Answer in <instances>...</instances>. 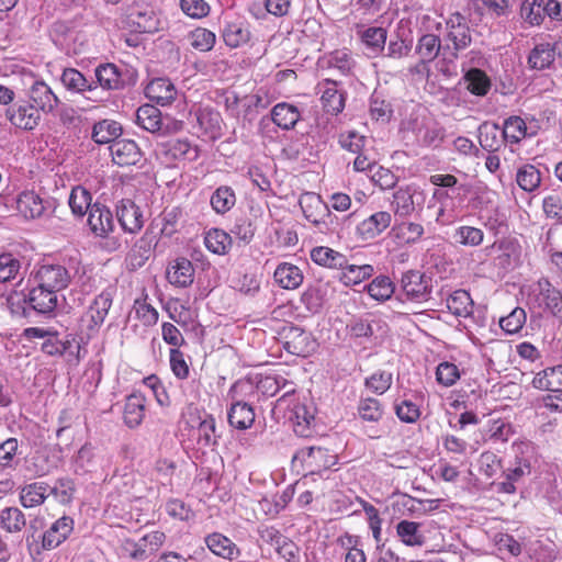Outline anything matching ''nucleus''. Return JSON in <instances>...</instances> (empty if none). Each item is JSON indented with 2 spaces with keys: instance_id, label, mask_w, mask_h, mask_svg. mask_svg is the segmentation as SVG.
Listing matches in <instances>:
<instances>
[{
  "instance_id": "obj_1",
  "label": "nucleus",
  "mask_w": 562,
  "mask_h": 562,
  "mask_svg": "<svg viewBox=\"0 0 562 562\" xmlns=\"http://www.w3.org/2000/svg\"><path fill=\"white\" fill-rule=\"evenodd\" d=\"M299 203L304 217L312 223L319 233H328L334 229L331 212L319 194L305 192L301 195Z\"/></svg>"
},
{
  "instance_id": "obj_2",
  "label": "nucleus",
  "mask_w": 562,
  "mask_h": 562,
  "mask_svg": "<svg viewBox=\"0 0 562 562\" xmlns=\"http://www.w3.org/2000/svg\"><path fill=\"white\" fill-rule=\"evenodd\" d=\"M529 304L562 321V293L547 278H540L529 295Z\"/></svg>"
},
{
  "instance_id": "obj_3",
  "label": "nucleus",
  "mask_w": 562,
  "mask_h": 562,
  "mask_svg": "<svg viewBox=\"0 0 562 562\" xmlns=\"http://www.w3.org/2000/svg\"><path fill=\"white\" fill-rule=\"evenodd\" d=\"M5 119L15 128L32 132L41 124L42 113L34 106V103L20 97L5 108Z\"/></svg>"
},
{
  "instance_id": "obj_4",
  "label": "nucleus",
  "mask_w": 562,
  "mask_h": 562,
  "mask_svg": "<svg viewBox=\"0 0 562 562\" xmlns=\"http://www.w3.org/2000/svg\"><path fill=\"white\" fill-rule=\"evenodd\" d=\"M443 40L452 44V52L448 50L451 58H457L458 53L470 46L472 35L467 18L460 13H453L446 21Z\"/></svg>"
},
{
  "instance_id": "obj_5",
  "label": "nucleus",
  "mask_w": 562,
  "mask_h": 562,
  "mask_svg": "<svg viewBox=\"0 0 562 562\" xmlns=\"http://www.w3.org/2000/svg\"><path fill=\"white\" fill-rule=\"evenodd\" d=\"M71 280V274L60 263L44 262L32 273V283L53 289L57 292L66 289Z\"/></svg>"
},
{
  "instance_id": "obj_6",
  "label": "nucleus",
  "mask_w": 562,
  "mask_h": 562,
  "mask_svg": "<svg viewBox=\"0 0 562 562\" xmlns=\"http://www.w3.org/2000/svg\"><path fill=\"white\" fill-rule=\"evenodd\" d=\"M106 464L103 450L91 442H86L71 459V467L77 475L94 473Z\"/></svg>"
},
{
  "instance_id": "obj_7",
  "label": "nucleus",
  "mask_w": 562,
  "mask_h": 562,
  "mask_svg": "<svg viewBox=\"0 0 562 562\" xmlns=\"http://www.w3.org/2000/svg\"><path fill=\"white\" fill-rule=\"evenodd\" d=\"M293 460H300L311 474H315L334 467L337 456L326 448L304 447L295 452Z\"/></svg>"
},
{
  "instance_id": "obj_8",
  "label": "nucleus",
  "mask_w": 562,
  "mask_h": 562,
  "mask_svg": "<svg viewBox=\"0 0 562 562\" xmlns=\"http://www.w3.org/2000/svg\"><path fill=\"white\" fill-rule=\"evenodd\" d=\"M282 337L284 339L283 346L285 350L294 356L307 357L315 351L317 344L310 331L305 329L289 325L282 329Z\"/></svg>"
},
{
  "instance_id": "obj_9",
  "label": "nucleus",
  "mask_w": 562,
  "mask_h": 562,
  "mask_svg": "<svg viewBox=\"0 0 562 562\" xmlns=\"http://www.w3.org/2000/svg\"><path fill=\"white\" fill-rule=\"evenodd\" d=\"M424 202L425 194L423 191L416 187L406 186L398 188L393 193L391 206L395 215L408 217L415 212L416 207H420Z\"/></svg>"
},
{
  "instance_id": "obj_10",
  "label": "nucleus",
  "mask_w": 562,
  "mask_h": 562,
  "mask_svg": "<svg viewBox=\"0 0 562 562\" xmlns=\"http://www.w3.org/2000/svg\"><path fill=\"white\" fill-rule=\"evenodd\" d=\"M116 220L123 232L135 235L144 226V215L131 199H122L115 205Z\"/></svg>"
},
{
  "instance_id": "obj_11",
  "label": "nucleus",
  "mask_w": 562,
  "mask_h": 562,
  "mask_svg": "<svg viewBox=\"0 0 562 562\" xmlns=\"http://www.w3.org/2000/svg\"><path fill=\"white\" fill-rule=\"evenodd\" d=\"M113 288H106L90 303L86 312V322L89 331H98L104 323L113 303Z\"/></svg>"
},
{
  "instance_id": "obj_12",
  "label": "nucleus",
  "mask_w": 562,
  "mask_h": 562,
  "mask_svg": "<svg viewBox=\"0 0 562 562\" xmlns=\"http://www.w3.org/2000/svg\"><path fill=\"white\" fill-rule=\"evenodd\" d=\"M24 98L34 103L41 113H52L57 108L59 100L50 87L43 80H33L24 90Z\"/></svg>"
},
{
  "instance_id": "obj_13",
  "label": "nucleus",
  "mask_w": 562,
  "mask_h": 562,
  "mask_svg": "<svg viewBox=\"0 0 562 562\" xmlns=\"http://www.w3.org/2000/svg\"><path fill=\"white\" fill-rule=\"evenodd\" d=\"M401 288L409 301L422 303L430 297L429 281L419 271L409 270L404 272L401 278Z\"/></svg>"
},
{
  "instance_id": "obj_14",
  "label": "nucleus",
  "mask_w": 562,
  "mask_h": 562,
  "mask_svg": "<svg viewBox=\"0 0 562 562\" xmlns=\"http://www.w3.org/2000/svg\"><path fill=\"white\" fill-rule=\"evenodd\" d=\"M41 350L49 357H68L69 360H79L80 345L75 337L67 335L64 338L54 330L53 334L42 342Z\"/></svg>"
},
{
  "instance_id": "obj_15",
  "label": "nucleus",
  "mask_w": 562,
  "mask_h": 562,
  "mask_svg": "<svg viewBox=\"0 0 562 562\" xmlns=\"http://www.w3.org/2000/svg\"><path fill=\"white\" fill-rule=\"evenodd\" d=\"M74 530V519L63 516L43 531L41 551H50L60 546Z\"/></svg>"
},
{
  "instance_id": "obj_16",
  "label": "nucleus",
  "mask_w": 562,
  "mask_h": 562,
  "mask_svg": "<svg viewBox=\"0 0 562 562\" xmlns=\"http://www.w3.org/2000/svg\"><path fill=\"white\" fill-rule=\"evenodd\" d=\"M429 182L438 187L432 192V200L442 206H448V201L452 200L460 191H465L463 184H459L457 177L449 173H436L429 177Z\"/></svg>"
},
{
  "instance_id": "obj_17",
  "label": "nucleus",
  "mask_w": 562,
  "mask_h": 562,
  "mask_svg": "<svg viewBox=\"0 0 562 562\" xmlns=\"http://www.w3.org/2000/svg\"><path fill=\"white\" fill-rule=\"evenodd\" d=\"M128 20L139 33H155L161 29L159 15L151 7L135 4L131 8Z\"/></svg>"
},
{
  "instance_id": "obj_18",
  "label": "nucleus",
  "mask_w": 562,
  "mask_h": 562,
  "mask_svg": "<svg viewBox=\"0 0 562 562\" xmlns=\"http://www.w3.org/2000/svg\"><path fill=\"white\" fill-rule=\"evenodd\" d=\"M27 302L38 314L52 315L58 304V292L46 286L33 284L27 295Z\"/></svg>"
},
{
  "instance_id": "obj_19",
  "label": "nucleus",
  "mask_w": 562,
  "mask_h": 562,
  "mask_svg": "<svg viewBox=\"0 0 562 562\" xmlns=\"http://www.w3.org/2000/svg\"><path fill=\"white\" fill-rule=\"evenodd\" d=\"M159 154L166 161L189 160L193 161L199 157V150L188 139H169L159 144Z\"/></svg>"
},
{
  "instance_id": "obj_20",
  "label": "nucleus",
  "mask_w": 562,
  "mask_h": 562,
  "mask_svg": "<svg viewBox=\"0 0 562 562\" xmlns=\"http://www.w3.org/2000/svg\"><path fill=\"white\" fill-rule=\"evenodd\" d=\"M88 225L98 237H108L114 231L113 214L108 206L94 203L88 213Z\"/></svg>"
},
{
  "instance_id": "obj_21",
  "label": "nucleus",
  "mask_w": 562,
  "mask_h": 562,
  "mask_svg": "<svg viewBox=\"0 0 562 562\" xmlns=\"http://www.w3.org/2000/svg\"><path fill=\"white\" fill-rule=\"evenodd\" d=\"M204 543L214 555L231 562L237 560L241 554L237 544L221 532H212L205 536Z\"/></svg>"
},
{
  "instance_id": "obj_22",
  "label": "nucleus",
  "mask_w": 562,
  "mask_h": 562,
  "mask_svg": "<svg viewBox=\"0 0 562 562\" xmlns=\"http://www.w3.org/2000/svg\"><path fill=\"white\" fill-rule=\"evenodd\" d=\"M128 72L114 64H103L95 68V78L102 89L121 90L128 83Z\"/></svg>"
},
{
  "instance_id": "obj_23",
  "label": "nucleus",
  "mask_w": 562,
  "mask_h": 562,
  "mask_svg": "<svg viewBox=\"0 0 562 562\" xmlns=\"http://www.w3.org/2000/svg\"><path fill=\"white\" fill-rule=\"evenodd\" d=\"M441 50L443 56L450 57L448 54V50H450L449 44L443 47L440 37L431 33L422 35L415 47V53L419 56L423 65L435 60Z\"/></svg>"
},
{
  "instance_id": "obj_24",
  "label": "nucleus",
  "mask_w": 562,
  "mask_h": 562,
  "mask_svg": "<svg viewBox=\"0 0 562 562\" xmlns=\"http://www.w3.org/2000/svg\"><path fill=\"white\" fill-rule=\"evenodd\" d=\"M321 101L323 108L327 113L337 115L342 112L345 108V92L337 89V82L330 79H325L318 83Z\"/></svg>"
},
{
  "instance_id": "obj_25",
  "label": "nucleus",
  "mask_w": 562,
  "mask_h": 562,
  "mask_svg": "<svg viewBox=\"0 0 562 562\" xmlns=\"http://www.w3.org/2000/svg\"><path fill=\"white\" fill-rule=\"evenodd\" d=\"M392 215L385 211H379L363 220L357 226V233L363 240H370L378 237L391 224Z\"/></svg>"
},
{
  "instance_id": "obj_26",
  "label": "nucleus",
  "mask_w": 562,
  "mask_h": 562,
  "mask_svg": "<svg viewBox=\"0 0 562 562\" xmlns=\"http://www.w3.org/2000/svg\"><path fill=\"white\" fill-rule=\"evenodd\" d=\"M201 133L209 139H216L221 136V114L206 106L199 108L193 113Z\"/></svg>"
},
{
  "instance_id": "obj_27",
  "label": "nucleus",
  "mask_w": 562,
  "mask_h": 562,
  "mask_svg": "<svg viewBox=\"0 0 562 562\" xmlns=\"http://www.w3.org/2000/svg\"><path fill=\"white\" fill-rule=\"evenodd\" d=\"M503 135L507 143L518 144L525 137L537 134V125H527L526 121L517 115L507 117L503 124Z\"/></svg>"
},
{
  "instance_id": "obj_28",
  "label": "nucleus",
  "mask_w": 562,
  "mask_h": 562,
  "mask_svg": "<svg viewBox=\"0 0 562 562\" xmlns=\"http://www.w3.org/2000/svg\"><path fill=\"white\" fill-rule=\"evenodd\" d=\"M110 151L119 166L135 165L140 159V149L132 139H117L110 145Z\"/></svg>"
},
{
  "instance_id": "obj_29",
  "label": "nucleus",
  "mask_w": 562,
  "mask_h": 562,
  "mask_svg": "<svg viewBox=\"0 0 562 562\" xmlns=\"http://www.w3.org/2000/svg\"><path fill=\"white\" fill-rule=\"evenodd\" d=\"M530 474V463L527 460H519L514 468H509L503 472L504 480L494 483L497 493L514 494L516 493V484L526 475Z\"/></svg>"
},
{
  "instance_id": "obj_30",
  "label": "nucleus",
  "mask_w": 562,
  "mask_h": 562,
  "mask_svg": "<svg viewBox=\"0 0 562 562\" xmlns=\"http://www.w3.org/2000/svg\"><path fill=\"white\" fill-rule=\"evenodd\" d=\"M50 206L49 201H44L34 191L22 192L16 200V207L25 218H37Z\"/></svg>"
},
{
  "instance_id": "obj_31",
  "label": "nucleus",
  "mask_w": 562,
  "mask_h": 562,
  "mask_svg": "<svg viewBox=\"0 0 562 562\" xmlns=\"http://www.w3.org/2000/svg\"><path fill=\"white\" fill-rule=\"evenodd\" d=\"M50 492V485L44 481H35L25 484L20 490V502L25 508L37 507L47 499Z\"/></svg>"
},
{
  "instance_id": "obj_32",
  "label": "nucleus",
  "mask_w": 562,
  "mask_h": 562,
  "mask_svg": "<svg viewBox=\"0 0 562 562\" xmlns=\"http://www.w3.org/2000/svg\"><path fill=\"white\" fill-rule=\"evenodd\" d=\"M146 97L160 105L171 103L177 97L173 83L167 78L153 79L145 89Z\"/></svg>"
},
{
  "instance_id": "obj_33",
  "label": "nucleus",
  "mask_w": 562,
  "mask_h": 562,
  "mask_svg": "<svg viewBox=\"0 0 562 562\" xmlns=\"http://www.w3.org/2000/svg\"><path fill=\"white\" fill-rule=\"evenodd\" d=\"M270 114L272 122L284 131L293 130L301 120L299 108L288 102L277 103Z\"/></svg>"
},
{
  "instance_id": "obj_34",
  "label": "nucleus",
  "mask_w": 562,
  "mask_h": 562,
  "mask_svg": "<svg viewBox=\"0 0 562 562\" xmlns=\"http://www.w3.org/2000/svg\"><path fill=\"white\" fill-rule=\"evenodd\" d=\"M255 411L250 403H231L227 411V419L232 427L238 430H245L255 423Z\"/></svg>"
},
{
  "instance_id": "obj_35",
  "label": "nucleus",
  "mask_w": 562,
  "mask_h": 562,
  "mask_svg": "<svg viewBox=\"0 0 562 562\" xmlns=\"http://www.w3.org/2000/svg\"><path fill=\"white\" fill-rule=\"evenodd\" d=\"M136 124L151 134H161L164 117L158 108L144 104L136 111Z\"/></svg>"
},
{
  "instance_id": "obj_36",
  "label": "nucleus",
  "mask_w": 562,
  "mask_h": 562,
  "mask_svg": "<svg viewBox=\"0 0 562 562\" xmlns=\"http://www.w3.org/2000/svg\"><path fill=\"white\" fill-rule=\"evenodd\" d=\"M193 277V265L187 258H178L167 270L168 281L179 288L191 285Z\"/></svg>"
},
{
  "instance_id": "obj_37",
  "label": "nucleus",
  "mask_w": 562,
  "mask_h": 562,
  "mask_svg": "<svg viewBox=\"0 0 562 562\" xmlns=\"http://www.w3.org/2000/svg\"><path fill=\"white\" fill-rule=\"evenodd\" d=\"M479 142L488 153L497 151L506 142L503 130L496 123L484 122L479 127Z\"/></svg>"
},
{
  "instance_id": "obj_38",
  "label": "nucleus",
  "mask_w": 562,
  "mask_h": 562,
  "mask_svg": "<svg viewBox=\"0 0 562 562\" xmlns=\"http://www.w3.org/2000/svg\"><path fill=\"white\" fill-rule=\"evenodd\" d=\"M425 233V228L420 223L402 221L396 223L391 235L402 245H414L418 243Z\"/></svg>"
},
{
  "instance_id": "obj_39",
  "label": "nucleus",
  "mask_w": 562,
  "mask_h": 562,
  "mask_svg": "<svg viewBox=\"0 0 562 562\" xmlns=\"http://www.w3.org/2000/svg\"><path fill=\"white\" fill-rule=\"evenodd\" d=\"M145 416V397L142 394H131L125 402L123 418L126 426L135 428L140 425Z\"/></svg>"
},
{
  "instance_id": "obj_40",
  "label": "nucleus",
  "mask_w": 562,
  "mask_h": 562,
  "mask_svg": "<svg viewBox=\"0 0 562 562\" xmlns=\"http://www.w3.org/2000/svg\"><path fill=\"white\" fill-rule=\"evenodd\" d=\"M467 90L476 97H485L492 87V81L485 71L470 68L463 76Z\"/></svg>"
},
{
  "instance_id": "obj_41",
  "label": "nucleus",
  "mask_w": 562,
  "mask_h": 562,
  "mask_svg": "<svg viewBox=\"0 0 562 562\" xmlns=\"http://www.w3.org/2000/svg\"><path fill=\"white\" fill-rule=\"evenodd\" d=\"M420 524L411 520H401L396 525V536L407 547H423L426 538L420 531Z\"/></svg>"
},
{
  "instance_id": "obj_42",
  "label": "nucleus",
  "mask_w": 562,
  "mask_h": 562,
  "mask_svg": "<svg viewBox=\"0 0 562 562\" xmlns=\"http://www.w3.org/2000/svg\"><path fill=\"white\" fill-rule=\"evenodd\" d=\"M227 396L232 403H250L259 401L258 387L250 379L237 380L229 389Z\"/></svg>"
},
{
  "instance_id": "obj_43",
  "label": "nucleus",
  "mask_w": 562,
  "mask_h": 562,
  "mask_svg": "<svg viewBox=\"0 0 562 562\" xmlns=\"http://www.w3.org/2000/svg\"><path fill=\"white\" fill-rule=\"evenodd\" d=\"M293 428L296 435L308 437L311 427L315 422V407L306 404H297L293 411Z\"/></svg>"
},
{
  "instance_id": "obj_44",
  "label": "nucleus",
  "mask_w": 562,
  "mask_h": 562,
  "mask_svg": "<svg viewBox=\"0 0 562 562\" xmlns=\"http://www.w3.org/2000/svg\"><path fill=\"white\" fill-rule=\"evenodd\" d=\"M274 280L281 288L293 290L302 284L303 273L296 266L283 262L277 267Z\"/></svg>"
},
{
  "instance_id": "obj_45",
  "label": "nucleus",
  "mask_w": 562,
  "mask_h": 562,
  "mask_svg": "<svg viewBox=\"0 0 562 562\" xmlns=\"http://www.w3.org/2000/svg\"><path fill=\"white\" fill-rule=\"evenodd\" d=\"M122 134L120 123L111 120H103L93 125L92 139L97 144H113Z\"/></svg>"
},
{
  "instance_id": "obj_46",
  "label": "nucleus",
  "mask_w": 562,
  "mask_h": 562,
  "mask_svg": "<svg viewBox=\"0 0 562 562\" xmlns=\"http://www.w3.org/2000/svg\"><path fill=\"white\" fill-rule=\"evenodd\" d=\"M554 50L551 49V43H538L531 49L528 56V64L531 69L544 70L554 63Z\"/></svg>"
},
{
  "instance_id": "obj_47",
  "label": "nucleus",
  "mask_w": 562,
  "mask_h": 562,
  "mask_svg": "<svg viewBox=\"0 0 562 562\" xmlns=\"http://www.w3.org/2000/svg\"><path fill=\"white\" fill-rule=\"evenodd\" d=\"M361 42L366 45L367 49L378 55L385 47L387 32L381 26H370L359 31Z\"/></svg>"
},
{
  "instance_id": "obj_48",
  "label": "nucleus",
  "mask_w": 562,
  "mask_h": 562,
  "mask_svg": "<svg viewBox=\"0 0 562 562\" xmlns=\"http://www.w3.org/2000/svg\"><path fill=\"white\" fill-rule=\"evenodd\" d=\"M311 258L315 263L328 268L339 269L347 263V258L342 254L323 246L312 249Z\"/></svg>"
},
{
  "instance_id": "obj_49",
  "label": "nucleus",
  "mask_w": 562,
  "mask_h": 562,
  "mask_svg": "<svg viewBox=\"0 0 562 562\" xmlns=\"http://www.w3.org/2000/svg\"><path fill=\"white\" fill-rule=\"evenodd\" d=\"M341 270L339 274V280L346 285H357L360 284L363 280L369 279L374 269L371 265H348V262L344 266V268H339Z\"/></svg>"
},
{
  "instance_id": "obj_50",
  "label": "nucleus",
  "mask_w": 562,
  "mask_h": 562,
  "mask_svg": "<svg viewBox=\"0 0 562 562\" xmlns=\"http://www.w3.org/2000/svg\"><path fill=\"white\" fill-rule=\"evenodd\" d=\"M250 38V31L244 22L227 23L223 30V40L229 47H239Z\"/></svg>"
},
{
  "instance_id": "obj_51",
  "label": "nucleus",
  "mask_w": 562,
  "mask_h": 562,
  "mask_svg": "<svg viewBox=\"0 0 562 562\" xmlns=\"http://www.w3.org/2000/svg\"><path fill=\"white\" fill-rule=\"evenodd\" d=\"M0 526L10 533L21 532L26 527V517L18 507H7L0 512Z\"/></svg>"
},
{
  "instance_id": "obj_52",
  "label": "nucleus",
  "mask_w": 562,
  "mask_h": 562,
  "mask_svg": "<svg viewBox=\"0 0 562 562\" xmlns=\"http://www.w3.org/2000/svg\"><path fill=\"white\" fill-rule=\"evenodd\" d=\"M204 245L213 254L226 255L232 246V237L223 229L212 228L205 234Z\"/></svg>"
},
{
  "instance_id": "obj_53",
  "label": "nucleus",
  "mask_w": 562,
  "mask_h": 562,
  "mask_svg": "<svg viewBox=\"0 0 562 562\" xmlns=\"http://www.w3.org/2000/svg\"><path fill=\"white\" fill-rule=\"evenodd\" d=\"M448 310L456 316L468 317L473 311V301L465 290H457L447 299Z\"/></svg>"
},
{
  "instance_id": "obj_54",
  "label": "nucleus",
  "mask_w": 562,
  "mask_h": 562,
  "mask_svg": "<svg viewBox=\"0 0 562 562\" xmlns=\"http://www.w3.org/2000/svg\"><path fill=\"white\" fill-rule=\"evenodd\" d=\"M369 113L372 120L386 123L392 117L393 109L385 97L375 90L370 98Z\"/></svg>"
},
{
  "instance_id": "obj_55",
  "label": "nucleus",
  "mask_w": 562,
  "mask_h": 562,
  "mask_svg": "<svg viewBox=\"0 0 562 562\" xmlns=\"http://www.w3.org/2000/svg\"><path fill=\"white\" fill-rule=\"evenodd\" d=\"M513 434V427L509 423L502 419H494L488 422L483 440L484 442L504 443L509 440Z\"/></svg>"
},
{
  "instance_id": "obj_56",
  "label": "nucleus",
  "mask_w": 562,
  "mask_h": 562,
  "mask_svg": "<svg viewBox=\"0 0 562 562\" xmlns=\"http://www.w3.org/2000/svg\"><path fill=\"white\" fill-rule=\"evenodd\" d=\"M210 202L217 214H225L235 205L236 195L231 187L221 186L212 193Z\"/></svg>"
},
{
  "instance_id": "obj_57",
  "label": "nucleus",
  "mask_w": 562,
  "mask_h": 562,
  "mask_svg": "<svg viewBox=\"0 0 562 562\" xmlns=\"http://www.w3.org/2000/svg\"><path fill=\"white\" fill-rule=\"evenodd\" d=\"M91 201V193L86 188L77 186L70 192L68 204L74 215L83 216L93 205Z\"/></svg>"
},
{
  "instance_id": "obj_58",
  "label": "nucleus",
  "mask_w": 562,
  "mask_h": 562,
  "mask_svg": "<svg viewBox=\"0 0 562 562\" xmlns=\"http://www.w3.org/2000/svg\"><path fill=\"white\" fill-rule=\"evenodd\" d=\"M60 81L67 90L72 92H93L95 90L94 87L88 83L86 77L75 68L64 69Z\"/></svg>"
},
{
  "instance_id": "obj_59",
  "label": "nucleus",
  "mask_w": 562,
  "mask_h": 562,
  "mask_svg": "<svg viewBox=\"0 0 562 562\" xmlns=\"http://www.w3.org/2000/svg\"><path fill=\"white\" fill-rule=\"evenodd\" d=\"M366 290L372 299L379 302H384L391 299L395 291V286L389 277L378 276L366 285Z\"/></svg>"
},
{
  "instance_id": "obj_60",
  "label": "nucleus",
  "mask_w": 562,
  "mask_h": 562,
  "mask_svg": "<svg viewBox=\"0 0 562 562\" xmlns=\"http://www.w3.org/2000/svg\"><path fill=\"white\" fill-rule=\"evenodd\" d=\"M45 527V519L43 517H34L26 522L25 527V543L30 552H41V541L43 529Z\"/></svg>"
},
{
  "instance_id": "obj_61",
  "label": "nucleus",
  "mask_w": 562,
  "mask_h": 562,
  "mask_svg": "<svg viewBox=\"0 0 562 562\" xmlns=\"http://www.w3.org/2000/svg\"><path fill=\"white\" fill-rule=\"evenodd\" d=\"M75 493V481L68 476H65L57 479L55 484L50 486L49 496H54V498L59 504L66 505L72 502Z\"/></svg>"
},
{
  "instance_id": "obj_62",
  "label": "nucleus",
  "mask_w": 562,
  "mask_h": 562,
  "mask_svg": "<svg viewBox=\"0 0 562 562\" xmlns=\"http://www.w3.org/2000/svg\"><path fill=\"white\" fill-rule=\"evenodd\" d=\"M19 447L14 437L0 440V470L13 469L18 464Z\"/></svg>"
},
{
  "instance_id": "obj_63",
  "label": "nucleus",
  "mask_w": 562,
  "mask_h": 562,
  "mask_svg": "<svg viewBox=\"0 0 562 562\" xmlns=\"http://www.w3.org/2000/svg\"><path fill=\"white\" fill-rule=\"evenodd\" d=\"M198 443L202 447H211L217 445L218 436L216 435L215 419L211 415L199 422L196 429Z\"/></svg>"
},
{
  "instance_id": "obj_64",
  "label": "nucleus",
  "mask_w": 562,
  "mask_h": 562,
  "mask_svg": "<svg viewBox=\"0 0 562 562\" xmlns=\"http://www.w3.org/2000/svg\"><path fill=\"white\" fill-rule=\"evenodd\" d=\"M358 414L361 419L366 422L376 423L382 418L384 409L379 400L367 397L360 400L358 404Z\"/></svg>"
}]
</instances>
